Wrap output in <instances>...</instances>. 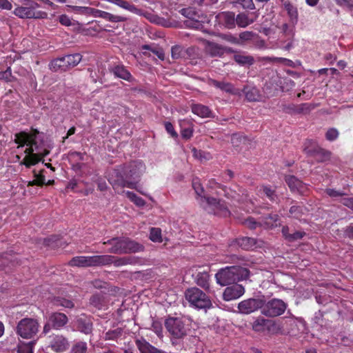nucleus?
I'll return each instance as SVG.
<instances>
[{
    "label": "nucleus",
    "instance_id": "f257e3e1",
    "mask_svg": "<svg viewBox=\"0 0 353 353\" xmlns=\"http://www.w3.org/2000/svg\"><path fill=\"white\" fill-rule=\"evenodd\" d=\"M145 165L141 161H133L119 167L116 170V178L111 177L109 182L113 189L119 194V189L127 187L130 189L137 188V181L145 170Z\"/></svg>",
    "mask_w": 353,
    "mask_h": 353
},
{
    "label": "nucleus",
    "instance_id": "f03ea898",
    "mask_svg": "<svg viewBox=\"0 0 353 353\" xmlns=\"http://www.w3.org/2000/svg\"><path fill=\"white\" fill-rule=\"evenodd\" d=\"M250 271L248 268L239 265L228 266L221 269L216 274V283L222 286L248 279Z\"/></svg>",
    "mask_w": 353,
    "mask_h": 353
},
{
    "label": "nucleus",
    "instance_id": "7ed1b4c3",
    "mask_svg": "<svg viewBox=\"0 0 353 353\" xmlns=\"http://www.w3.org/2000/svg\"><path fill=\"white\" fill-rule=\"evenodd\" d=\"M104 245H111L108 252L113 254H127L142 251L143 245L130 240L128 238H112L108 241L103 242Z\"/></svg>",
    "mask_w": 353,
    "mask_h": 353
},
{
    "label": "nucleus",
    "instance_id": "20e7f679",
    "mask_svg": "<svg viewBox=\"0 0 353 353\" xmlns=\"http://www.w3.org/2000/svg\"><path fill=\"white\" fill-rule=\"evenodd\" d=\"M20 6H17L13 11L17 17L21 19H46L48 13L39 10V5L32 0H19Z\"/></svg>",
    "mask_w": 353,
    "mask_h": 353
},
{
    "label": "nucleus",
    "instance_id": "39448f33",
    "mask_svg": "<svg viewBox=\"0 0 353 353\" xmlns=\"http://www.w3.org/2000/svg\"><path fill=\"white\" fill-rule=\"evenodd\" d=\"M185 299L190 305L197 309H209L212 306L210 297L198 288H190L185 290Z\"/></svg>",
    "mask_w": 353,
    "mask_h": 353
},
{
    "label": "nucleus",
    "instance_id": "423d86ee",
    "mask_svg": "<svg viewBox=\"0 0 353 353\" xmlns=\"http://www.w3.org/2000/svg\"><path fill=\"white\" fill-rule=\"evenodd\" d=\"M39 327L40 324L37 319L26 317L18 322L16 333L23 339H33L37 336Z\"/></svg>",
    "mask_w": 353,
    "mask_h": 353
},
{
    "label": "nucleus",
    "instance_id": "0eeeda50",
    "mask_svg": "<svg viewBox=\"0 0 353 353\" xmlns=\"http://www.w3.org/2000/svg\"><path fill=\"white\" fill-rule=\"evenodd\" d=\"M165 327L172 339H183L188 334V325L180 317L169 316L165 320Z\"/></svg>",
    "mask_w": 353,
    "mask_h": 353
},
{
    "label": "nucleus",
    "instance_id": "6e6552de",
    "mask_svg": "<svg viewBox=\"0 0 353 353\" xmlns=\"http://www.w3.org/2000/svg\"><path fill=\"white\" fill-rule=\"evenodd\" d=\"M203 201L201 205L208 213L223 217L230 215L225 201L211 196H204Z\"/></svg>",
    "mask_w": 353,
    "mask_h": 353
},
{
    "label": "nucleus",
    "instance_id": "1a4fd4ad",
    "mask_svg": "<svg viewBox=\"0 0 353 353\" xmlns=\"http://www.w3.org/2000/svg\"><path fill=\"white\" fill-rule=\"evenodd\" d=\"M287 307L288 304L282 299L273 298L266 301L263 299L261 314L267 317L274 318L282 315Z\"/></svg>",
    "mask_w": 353,
    "mask_h": 353
},
{
    "label": "nucleus",
    "instance_id": "9d476101",
    "mask_svg": "<svg viewBox=\"0 0 353 353\" xmlns=\"http://www.w3.org/2000/svg\"><path fill=\"white\" fill-rule=\"evenodd\" d=\"M39 134V132L37 129H32L30 132L21 131L14 134V141L18 144V148L23 147L25 145H32L35 154L42 153L43 150L41 149L37 141Z\"/></svg>",
    "mask_w": 353,
    "mask_h": 353
},
{
    "label": "nucleus",
    "instance_id": "9b49d317",
    "mask_svg": "<svg viewBox=\"0 0 353 353\" xmlns=\"http://www.w3.org/2000/svg\"><path fill=\"white\" fill-rule=\"evenodd\" d=\"M68 323V316L61 312H54L49 314L43 328L42 334H47L51 330H61Z\"/></svg>",
    "mask_w": 353,
    "mask_h": 353
},
{
    "label": "nucleus",
    "instance_id": "f8f14e48",
    "mask_svg": "<svg viewBox=\"0 0 353 353\" xmlns=\"http://www.w3.org/2000/svg\"><path fill=\"white\" fill-rule=\"evenodd\" d=\"M303 150L308 156L314 157L317 162L329 161L331 157L330 151L319 147L312 140H307L305 143Z\"/></svg>",
    "mask_w": 353,
    "mask_h": 353
},
{
    "label": "nucleus",
    "instance_id": "ddd939ff",
    "mask_svg": "<svg viewBox=\"0 0 353 353\" xmlns=\"http://www.w3.org/2000/svg\"><path fill=\"white\" fill-rule=\"evenodd\" d=\"M28 147L26 148L24 152L26 154L23 161L20 163L21 165H24L26 168H30L39 163L40 161L44 162L43 158L48 155L50 150L48 148H43L42 153L35 154L34 152L32 145H26Z\"/></svg>",
    "mask_w": 353,
    "mask_h": 353
},
{
    "label": "nucleus",
    "instance_id": "4468645a",
    "mask_svg": "<svg viewBox=\"0 0 353 353\" xmlns=\"http://www.w3.org/2000/svg\"><path fill=\"white\" fill-rule=\"evenodd\" d=\"M263 299L250 298L241 301L238 304V309L242 314H249L259 309L262 310Z\"/></svg>",
    "mask_w": 353,
    "mask_h": 353
},
{
    "label": "nucleus",
    "instance_id": "2eb2a0df",
    "mask_svg": "<svg viewBox=\"0 0 353 353\" xmlns=\"http://www.w3.org/2000/svg\"><path fill=\"white\" fill-rule=\"evenodd\" d=\"M108 71L110 74H113L115 78L121 79L130 83L134 81V78L131 74L130 72L122 63L109 65Z\"/></svg>",
    "mask_w": 353,
    "mask_h": 353
},
{
    "label": "nucleus",
    "instance_id": "dca6fc26",
    "mask_svg": "<svg viewBox=\"0 0 353 353\" xmlns=\"http://www.w3.org/2000/svg\"><path fill=\"white\" fill-rule=\"evenodd\" d=\"M285 181L292 192L304 195L308 192L307 185L293 175H285Z\"/></svg>",
    "mask_w": 353,
    "mask_h": 353
},
{
    "label": "nucleus",
    "instance_id": "f3484780",
    "mask_svg": "<svg viewBox=\"0 0 353 353\" xmlns=\"http://www.w3.org/2000/svg\"><path fill=\"white\" fill-rule=\"evenodd\" d=\"M208 84L211 86H214L216 88L220 89L221 91H223L226 93L232 94V95H240L241 91L239 89H237L234 87V85L230 83L225 81H219L214 79H208Z\"/></svg>",
    "mask_w": 353,
    "mask_h": 353
},
{
    "label": "nucleus",
    "instance_id": "a211bd4d",
    "mask_svg": "<svg viewBox=\"0 0 353 353\" xmlns=\"http://www.w3.org/2000/svg\"><path fill=\"white\" fill-rule=\"evenodd\" d=\"M244 293L245 289L242 285L234 284L225 289L223 296L225 301H228L239 298Z\"/></svg>",
    "mask_w": 353,
    "mask_h": 353
},
{
    "label": "nucleus",
    "instance_id": "6ab92c4d",
    "mask_svg": "<svg viewBox=\"0 0 353 353\" xmlns=\"http://www.w3.org/2000/svg\"><path fill=\"white\" fill-rule=\"evenodd\" d=\"M205 50L212 57H221L228 52L226 47L210 41L205 42Z\"/></svg>",
    "mask_w": 353,
    "mask_h": 353
},
{
    "label": "nucleus",
    "instance_id": "aec40b11",
    "mask_svg": "<svg viewBox=\"0 0 353 353\" xmlns=\"http://www.w3.org/2000/svg\"><path fill=\"white\" fill-rule=\"evenodd\" d=\"M219 22L228 29H232L236 25L235 14L233 12H222L216 16Z\"/></svg>",
    "mask_w": 353,
    "mask_h": 353
},
{
    "label": "nucleus",
    "instance_id": "412c9836",
    "mask_svg": "<svg viewBox=\"0 0 353 353\" xmlns=\"http://www.w3.org/2000/svg\"><path fill=\"white\" fill-rule=\"evenodd\" d=\"M276 326L275 322L265 319L262 317L257 318L252 323V329L255 332H263L267 328L269 331L274 329Z\"/></svg>",
    "mask_w": 353,
    "mask_h": 353
},
{
    "label": "nucleus",
    "instance_id": "4be33fe9",
    "mask_svg": "<svg viewBox=\"0 0 353 353\" xmlns=\"http://www.w3.org/2000/svg\"><path fill=\"white\" fill-rule=\"evenodd\" d=\"M69 346L67 339L62 335H57L50 342V347L51 349L57 352H63L65 351Z\"/></svg>",
    "mask_w": 353,
    "mask_h": 353
},
{
    "label": "nucleus",
    "instance_id": "5701e85b",
    "mask_svg": "<svg viewBox=\"0 0 353 353\" xmlns=\"http://www.w3.org/2000/svg\"><path fill=\"white\" fill-rule=\"evenodd\" d=\"M135 344L139 349L140 353H162L161 350L157 349L143 337L135 340Z\"/></svg>",
    "mask_w": 353,
    "mask_h": 353
},
{
    "label": "nucleus",
    "instance_id": "b1692460",
    "mask_svg": "<svg viewBox=\"0 0 353 353\" xmlns=\"http://www.w3.org/2000/svg\"><path fill=\"white\" fill-rule=\"evenodd\" d=\"M242 92L248 101L254 102L261 100V94L260 91L254 86L246 85L243 87Z\"/></svg>",
    "mask_w": 353,
    "mask_h": 353
},
{
    "label": "nucleus",
    "instance_id": "393cba45",
    "mask_svg": "<svg viewBox=\"0 0 353 353\" xmlns=\"http://www.w3.org/2000/svg\"><path fill=\"white\" fill-rule=\"evenodd\" d=\"M192 112L201 118H210L212 117V112L207 105L201 103H193L191 105Z\"/></svg>",
    "mask_w": 353,
    "mask_h": 353
},
{
    "label": "nucleus",
    "instance_id": "a878e982",
    "mask_svg": "<svg viewBox=\"0 0 353 353\" xmlns=\"http://www.w3.org/2000/svg\"><path fill=\"white\" fill-rule=\"evenodd\" d=\"M114 256L111 255H96L90 256V266L106 265L112 264Z\"/></svg>",
    "mask_w": 353,
    "mask_h": 353
},
{
    "label": "nucleus",
    "instance_id": "bb28decb",
    "mask_svg": "<svg viewBox=\"0 0 353 353\" xmlns=\"http://www.w3.org/2000/svg\"><path fill=\"white\" fill-rule=\"evenodd\" d=\"M281 232L284 239L290 243L301 239L305 235V232L303 231H294L290 233V228L288 225L283 226Z\"/></svg>",
    "mask_w": 353,
    "mask_h": 353
},
{
    "label": "nucleus",
    "instance_id": "cd10ccee",
    "mask_svg": "<svg viewBox=\"0 0 353 353\" xmlns=\"http://www.w3.org/2000/svg\"><path fill=\"white\" fill-rule=\"evenodd\" d=\"M49 67L53 72H64L70 69L65 56L53 59L50 63Z\"/></svg>",
    "mask_w": 353,
    "mask_h": 353
},
{
    "label": "nucleus",
    "instance_id": "c85d7f7f",
    "mask_svg": "<svg viewBox=\"0 0 353 353\" xmlns=\"http://www.w3.org/2000/svg\"><path fill=\"white\" fill-rule=\"evenodd\" d=\"M43 244L52 249L65 247L66 243L59 235H52L43 240Z\"/></svg>",
    "mask_w": 353,
    "mask_h": 353
},
{
    "label": "nucleus",
    "instance_id": "c756f323",
    "mask_svg": "<svg viewBox=\"0 0 353 353\" xmlns=\"http://www.w3.org/2000/svg\"><path fill=\"white\" fill-rule=\"evenodd\" d=\"M210 276L208 272H199L196 276V283L201 288H203L205 291H210Z\"/></svg>",
    "mask_w": 353,
    "mask_h": 353
},
{
    "label": "nucleus",
    "instance_id": "7c9ffc66",
    "mask_svg": "<svg viewBox=\"0 0 353 353\" xmlns=\"http://www.w3.org/2000/svg\"><path fill=\"white\" fill-rule=\"evenodd\" d=\"M283 5L285 10L287 11L290 21L293 24H296L298 21L299 17L297 8L294 5H292L291 2L288 0L284 1L283 3Z\"/></svg>",
    "mask_w": 353,
    "mask_h": 353
},
{
    "label": "nucleus",
    "instance_id": "2f4dec72",
    "mask_svg": "<svg viewBox=\"0 0 353 353\" xmlns=\"http://www.w3.org/2000/svg\"><path fill=\"white\" fill-rule=\"evenodd\" d=\"M236 243L243 250H253L256 246V240L254 238L244 236L236 239Z\"/></svg>",
    "mask_w": 353,
    "mask_h": 353
},
{
    "label": "nucleus",
    "instance_id": "473e14b6",
    "mask_svg": "<svg viewBox=\"0 0 353 353\" xmlns=\"http://www.w3.org/2000/svg\"><path fill=\"white\" fill-rule=\"evenodd\" d=\"M256 20V17H250L249 14L245 12H241L236 17V23L239 27L245 28L252 24Z\"/></svg>",
    "mask_w": 353,
    "mask_h": 353
},
{
    "label": "nucleus",
    "instance_id": "72a5a7b5",
    "mask_svg": "<svg viewBox=\"0 0 353 353\" xmlns=\"http://www.w3.org/2000/svg\"><path fill=\"white\" fill-rule=\"evenodd\" d=\"M307 212V208L303 205H292L289 210L290 216L298 220H301Z\"/></svg>",
    "mask_w": 353,
    "mask_h": 353
},
{
    "label": "nucleus",
    "instance_id": "f704fd0d",
    "mask_svg": "<svg viewBox=\"0 0 353 353\" xmlns=\"http://www.w3.org/2000/svg\"><path fill=\"white\" fill-rule=\"evenodd\" d=\"M185 58L190 59L192 64H196L197 59L201 58L199 49L196 47H190L185 50Z\"/></svg>",
    "mask_w": 353,
    "mask_h": 353
},
{
    "label": "nucleus",
    "instance_id": "c9c22d12",
    "mask_svg": "<svg viewBox=\"0 0 353 353\" xmlns=\"http://www.w3.org/2000/svg\"><path fill=\"white\" fill-rule=\"evenodd\" d=\"M263 222L267 228H274L279 224V216L277 214H270L263 217Z\"/></svg>",
    "mask_w": 353,
    "mask_h": 353
},
{
    "label": "nucleus",
    "instance_id": "e433bc0d",
    "mask_svg": "<svg viewBox=\"0 0 353 353\" xmlns=\"http://www.w3.org/2000/svg\"><path fill=\"white\" fill-rule=\"evenodd\" d=\"M120 192H125L126 196L133 202L137 206L143 207L145 205V201L141 197L137 196L135 193L130 191H123V189H119Z\"/></svg>",
    "mask_w": 353,
    "mask_h": 353
},
{
    "label": "nucleus",
    "instance_id": "4c0bfd02",
    "mask_svg": "<svg viewBox=\"0 0 353 353\" xmlns=\"http://www.w3.org/2000/svg\"><path fill=\"white\" fill-rule=\"evenodd\" d=\"M72 267H88V259L86 256H79L73 257L68 263Z\"/></svg>",
    "mask_w": 353,
    "mask_h": 353
},
{
    "label": "nucleus",
    "instance_id": "58836bf2",
    "mask_svg": "<svg viewBox=\"0 0 353 353\" xmlns=\"http://www.w3.org/2000/svg\"><path fill=\"white\" fill-rule=\"evenodd\" d=\"M141 49L151 51L154 54L157 55V57L162 61L165 59V53L163 50L158 46L145 44L142 46Z\"/></svg>",
    "mask_w": 353,
    "mask_h": 353
},
{
    "label": "nucleus",
    "instance_id": "ea45409f",
    "mask_svg": "<svg viewBox=\"0 0 353 353\" xmlns=\"http://www.w3.org/2000/svg\"><path fill=\"white\" fill-rule=\"evenodd\" d=\"M140 14H137L139 16H143L145 18L148 19L150 22L156 23V24H161L162 21L163 20L162 18L158 17L157 14H154L152 12L148 11H143L139 9Z\"/></svg>",
    "mask_w": 353,
    "mask_h": 353
},
{
    "label": "nucleus",
    "instance_id": "a19ab883",
    "mask_svg": "<svg viewBox=\"0 0 353 353\" xmlns=\"http://www.w3.org/2000/svg\"><path fill=\"white\" fill-rule=\"evenodd\" d=\"M43 170H41L40 173L37 174L35 171H34V179H33L31 181H29L28 185V186H33V185H37V186H43L46 184V177L43 174Z\"/></svg>",
    "mask_w": 353,
    "mask_h": 353
},
{
    "label": "nucleus",
    "instance_id": "79ce46f5",
    "mask_svg": "<svg viewBox=\"0 0 353 353\" xmlns=\"http://www.w3.org/2000/svg\"><path fill=\"white\" fill-rule=\"evenodd\" d=\"M68 65L70 68L76 66L81 60L82 56L79 54H68L65 56Z\"/></svg>",
    "mask_w": 353,
    "mask_h": 353
},
{
    "label": "nucleus",
    "instance_id": "37998d69",
    "mask_svg": "<svg viewBox=\"0 0 353 353\" xmlns=\"http://www.w3.org/2000/svg\"><path fill=\"white\" fill-rule=\"evenodd\" d=\"M77 329L85 334L88 333V323L86 321V316L83 314L79 317L77 321Z\"/></svg>",
    "mask_w": 353,
    "mask_h": 353
},
{
    "label": "nucleus",
    "instance_id": "c03bdc74",
    "mask_svg": "<svg viewBox=\"0 0 353 353\" xmlns=\"http://www.w3.org/2000/svg\"><path fill=\"white\" fill-rule=\"evenodd\" d=\"M180 12L189 20L194 19L195 18L199 17V12L196 10L195 8L192 7L183 8Z\"/></svg>",
    "mask_w": 353,
    "mask_h": 353
},
{
    "label": "nucleus",
    "instance_id": "a18cd8bd",
    "mask_svg": "<svg viewBox=\"0 0 353 353\" xmlns=\"http://www.w3.org/2000/svg\"><path fill=\"white\" fill-rule=\"evenodd\" d=\"M35 344L34 341L29 343H22L18 345V353H33V347Z\"/></svg>",
    "mask_w": 353,
    "mask_h": 353
},
{
    "label": "nucleus",
    "instance_id": "49530a36",
    "mask_svg": "<svg viewBox=\"0 0 353 353\" xmlns=\"http://www.w3.org/2000/svg\"><path fill=\"white\" fill-rule=\"evenodd\" d=\"M192 188L194 190L196 194L201 196V202H204L203 201V197L205 196H203V194L204 192V189L200 182V180L198 178H195V179H193L192 180Z\"/></svg>",
    "mask_w": 353,
    "mask_h": 353
},
{
    "label": "nucleus",
    "instance_id": "de8ad7c7",
    "mask_svg": "<svg viewBox=\"0 0 353 353\" xmlns=\"http://www.w3.org/2000/svg\"><path fill=\"white\" fill-rule=\"evenodd\" d=\"M185 50L181 46H174L171 48V56L173 59L184 57Z\"/></svg>",
    "mask_w": 353,
    "mask_h": 353
},
{
    "label": "nucleus",
    "instance_id": "09e8293b",
    "mask_svg": "<svg viewBox=\"0 0 353 353\" xmlns=\"http://www.w3.org/2000/svg\"><path fill=\"white\" fill-rule=\"evenodd\" d=\"M150 239L153 242H161V230L159 228H152L150 233Z\"/></svg>",
    "mask_w": 353,
    "mask_h": 353
},
{
    "label": "nucleus",
    "instance_id": "8fccbe9b",
    "mask_svg": "<svg viewBox=\"0 0 353 353\" xmlns=\"http://www.w3.org/2000/svg\"><path fill=\"white\" fill-rule=\"evenodd\" d=\"M262 189L263 193L271 201H275L277 199V195L276 194L274 189H272L269 185H263L262 186Z\"/></svg>",
    "mask_w": 353,
    "mask_h": 353
},
{
    "label": "nucleus",
    "instance_id": "3c124183",
    "mask_svg": "<svg viewBox=\"0 0 353 353\" xmlns=\"http://www.w3.org/2000/svg\"><path fill=\"white\" fill-rule=\"evenodd\" d=\"M234 60L236 63L242 65L249 64L251 65L254 62V59L250 56H244L237 54L234 56Z\"/></svg>",
    "mask_w": 353,
    "mask_h": 353
},
{
    "label": "nucleus",
    "instance_id": "603ef678",
    "mask_svg": "<svg viewBox=\"0 0 353 353\" xmlns=\"http://www.w3.org/2000/svg\"><path fill=\"white\" fill-rule=\"evenodd\" d=\"M12 78L10 67H6L4 70L3 67L0 66V79L10 82L12 81Z\"/></svg>",
    "mask_w": 353,
    "mask_h": 353
},
{
    "label": "nucleus",
    "instance_id": "864d4df0",
    "mask_svg": "<svg viewBox=\"0 0 353 353\" xmlns=\"http://www.w3.org/2000/svg\"><path fill=\"white\" fill-rule=\"evenodd\" d=\"M87 344L85 342H78L72 347L70 353H86Z\"/></svg>",
    "mask_w": 353,
    "mask_h": 353
},
{
    "label": "nucleus",
    "instance_id": "5fc2aeb1",
    "mask_svg": "<svg viewBox=\"0 0 353 353\" xmlns=\"http://www.w3.org/2000/svg\"><path fill=\"white\" fill-rule=\"evenodd\" d=\"M122 330L121 329H116L114 330L108 331L105 333V340H116L121 336Z\"/></svg>",
    "mask_w": 353,
    "mask_h": 353
},
{
    "label": "nucleus",
    "instance_id": "6e6d98bb",
    "mask_svg": "<svg viewBox=\"0 0 353 353\" xmlns=\"http://www.w3.org/2000/svg\"><path fill=\"white\" fill-rule=\"evenodd\" d=\"M246 138L239 134H233L231 137V142L234 147H239L241 143H245Z\"/></svg>",
    "mask_w": 353,
    "mask_h": 353
},
{
    "label": "nucleus",
    "instance_id": "4d7b16f0",
    "mask_svg": "<svg viewBox=\"0 0 353 353\" xmlns=\"http://www.w3.org/2000/svg\"><path fill=\"white\" fill-rule=\"evenodd\" d=\"M110 12L90 8V15H92L95 17H100L107 20Z\"/></svg>",
    "mask_w": 353,
    "mask_h": 353
},
{
    "label": "nucleus",
    "instance_id": "13d9d810",
    "mask_svg": "<svg viewBox=\"0 0 353 353\" xmlns=\"http://www.w3.org/2000/svg\"><path fill=\"white\" fill-rule=\"evenodd\" d=\"M282 32L288 37V39H292L294 33L292 27H290L288 23H283L281 28Z\"/></svg>",
    "mask_w": 353,
    "mask_h": 353
},
{
    "label": "nucleus",
    "instance_id": "bf43d9fd",
    "mask_svg": "<svg viewBox=\"0 0 353 353\" xmlns=\"http://www.w3.org/2000/svg\"><path fill=\"white\" fill-rule=\"evenodd\" d=\"M54 305L63 306L66 308H72L74 307L73 302L70 300L65 299H61L55 300Z\"/></svg>",
    "mask_w": 353,
    "mask_h": 353
},
{
    "label": "nucleus",
    "instance_id": "052dcab7",
    "mask_svg": "<svg viewBox=\"0 0 353 353\" xmlns=\"http://www.w3.org/2000/svg\"><path fill=\"white\" fill-rule=\"evenodd\" d=\"M236 3L240 5L243 9H255V6L252 0H236Z\"/></svg>",
    "mask_w": 353,
    "mask_h": 353
},
{
    "label": "nucleus",
    "instance_id": "680f3d73",
    "mask_svg": "<svg viewBox=\"0 0 353 353\" xmlns=\"http://www.w3.org/2000/svg\"><path fill=\"white\" fill-rule=\"evenodd\" d=\"M338 136L339 132L335 128L329 129L325 134L326 139L330 141H334L335 139H337Z\"/></svg>",
    "mask_w": 353,
    "mask_h": 353
},
{
    "label": "nucleus",
    "instance_id": "e2e57ef3",
    "mask_svg": "<svg viewBox=\"0 0 353 353\" xmlns=\"http://www.w3.org/2000/svg\"><path fill=\"white\" fill-rule=\"evenodd\" d=\"M164 125H165L166 132L168 134H170L172 137H173V138L178 137V134L175 131L173 125L172 124V123H170L169 121H166V122H165Z\"/></svg>",
    "mask_w": 353,
    "mask_h": 353
},
{
    "label": "nucleus",
    "instance_id": "0e129e2a",
    "mask_svg": "<svg viewBox=\"0 0 353 353\" xmlns=\"http://www.w3.org/2000/svg\"><path fill=\"white\" fill-rule=\"evenodd\" d=\"M106 21L113 23L125 22L127 21V18L123 16L114 15L110 13Z\"/></svg>",
    "mask_w": 353,
    "mask_h": 353
},
{
    "label": "nucleus",
    "instance_id": "69168bd1",
    "mask_svg": "<svg viewBox=\"0 0 353 353\" xmlns=\"http://www.w3.org/2000/svg\"><path fill=\"white\" fill-rule=\"evenodd\" d=\"M185 24L188 27L195 29H200L203 26L201 21H199L196 18L192 20H187L185 21Z\"/></svg>",
    "mask_w": 353,
    "mask_h": 353
},
{
    "label": "nucleus",
    "instance_id": "338daca9",
    "mask_svg": "<svg viewBox=\"0 0 353 353\" xmlns=\"http://www.w3.org/2000/svg\"><path fill=\"white\" fill-rule=\"evenodd\" d=\"M325 193L332 198L339 197L345 195V194L341 191L335 189L327 188L325 190Z\"/></svg>",
    "mask_w": 353,
    "mask_h": 353
},
{
    "label": "nucleus",
    "instance_id": "774afa93",
    "mask_svg": "<svg viewBox=\"0 0 353 353\" xmlns=\"http://www.w3.org/2000/svg\"><path fill=\"white\" fill-rule=\"evenodd\" d=\"M343 236L353 240V223H350L343 229Z\"/></svg>",
    "mask_w": 353,
    "mask_h": 353
}]
</instances>
